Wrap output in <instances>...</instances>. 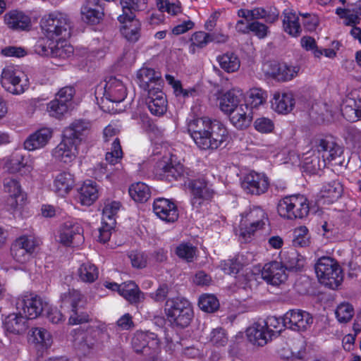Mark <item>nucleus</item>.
I'll return each mask as SVG.
<instances>
[{
    "mask_svg": "<svg viewBox=\"0 0 361 361\" xmlns=\"http://www.w3.org/2000/svg\"><path fill=\"white\" fill-rule=\"evenodd\" d=\"M161 75L153 68L143 67L140 68L137 74V82L140 87L149 92V90L154 87L152 84L159 83Z\"/></svg>",
    "mask_w": 361,
    "mask_h": 361,
    "instance_id": "4c0bfd02",
    "label": "nucleus"
},
{
    "mask_svg": "<svg viewBox=\"0 0 361 361\" xmlns=\"http://www.w3.org/2000/svg\"><path fill=\"white\" fill-rule=\"evenodd\" d=\"M92 133V122L87 119H75L64 128L63 134L73 142H81L85 140Z\"/></svg>",
    "mask_w": 361,
    "mask_h": 361,
    "instance_id": "6ab92c4d",
    "label": "nucleus"
},
{
    "mask_svg": "<svg viewBox=\"0 0 361 361\" xmlns=\"http://www.w3.org/2000/svg\"><path fill=\"white\" fill-rule=\"evenodd\" d=\"M55 41L56 44L54 43L52 47V57L65 59L72 56L73 47L66 39H59Z\"/></svg>",
    "mask_w": 361,
    "mask_h": 361,
    "instance_id": "09e8293b",
    "label": "nucleus"
},
{
    "mask_svg": "<svg viewBox=\"0 0 361 361\" xmlns=\"http://www.w3.org/2000/svg\"><path fill=\"white\" fill-rule=\"evenodd\" d=\"M280 259L286 270L300 271L305 264V259L294 249L281 252Z\"/></svg>",
    "mask_w": 361,
    "mask_h": 361,
    "instance_id": "2f4dec72",
    "label": "nucleus"
},
{
    "mask_svg": "<svg viewBox=\"0 0 361 361\" xmlns=\"http://www.w3.org/2000/svg\"><path fill=\"white\" fill-rule=\"evenodd\" d=\"M270 75L279 81H290L296 78L300 71V66L297 63H271Z\"/></svg>",
    "mask_w": 361,
    "mask_h": 361,
    "instance_id": "b1692460",
    "label": "nucleus"
},
{
    "mask_svg": "<svg viewBox=\"0 0 361 361\" xmlns=\"http://www.w3.org/2000/svg\"><path fill=\"white\" fill-rule=\"evenodd\" d=\"M313 149L326 161L330 162L343 154V149L331 136L316 139L313 142Z\"/></svg>",
    "mask_w": 361,
    "mask_h": 361,
    "instance_id": "a211bd4d",
    "label": "nucleus"
},
{
    "mask_svg": "<svg viewBox=\"0 0 361 361\" xmlns=\"http://www.w3.org/2000/svg\"><path fill=\"white\" fill-rule=\"evenodd\" d=\"M220 67L227 73H233L240 68V61L233 53H226L219 56L216 59Z\"/></svg>",
    "mask_w": 361,
    "mask_h": 361,
    "instance_id": "49530a36",
    "label": "nucleus"
},
{
    "mask_svg": "<svg viewBox=\"0 0 361 361\" xmlns=\"http://www.w3.org/2000/svg\"><path fill=\"white\" fill-rule=\"evenodd\" d=\"M164 312L171 324L181 328L188 326L193 317L192 304L183 298L167 299Z\"/></svg>",
    "mask_w": 361,
    "mask_h": 361,
    "instance_id": "f03ea898",
    "label": "nucleus"
},
{
    "mask_svg": "<svg viewBox=\"0 0 361 361\" xmlns=\"http://www.w3.org/2000/svg\"><path fill=\"white\" fill-rule=\"evenodd\" d=\"M123 13L118 17L119 22H124V19L135 18L134 12L138 10L139 5L135 0H121Z\"/></svg>",
    "mask_w": 361,
    "mask_h": 361,
    "instance_id": "6e6d98bb",
    "label": "nucleus"
},
{
    "mask_svg": "<svg viewBox=\"0 0 361 361\" xmlns=\"http://www.w3.org/2000/svg\"><path fill=\"white\" fill-rule=\"evenodd\" d=\"M295 104L293 95L291 92H275L271 100V106L280 114L290 112Z\"/></svg>",
    "mask_w": 361,
    "mask_h": 361,
    "instance_id": "c9c22d12",
    "label": "nucleus"
},
{
    "mask_svg": "<svg viewBox=\"0 0 361 361\" xmlns=\"http://www.w3.org/2000/svg\"><path fill=\"white\" fill-rule=\"evenodd\" d=\"M44 35L49 39H66L71 35V22L66 15L54 12L45 15L40 21Z\"/></svg>",
    "mask_w": 361,
    "mask_h": 361,
    "instance_id": "7ed1b4c3",
    "label": "nucleus"
},
{
    "mask_svg": "<svg viewBox=\"0 0 361 361\" xmlns=\"http://www.w3.org/2000/svg\"><path fill=\"white\" fill-rule=\"evenodd\" d=\"M243 98V91L238 88H233L225 92L219 99L220 109L226 114H228L241 105Z\"/></svg>",
    "mask_w": 361,
    "mask_h": 361,
    "instance_id": "cd10ccee",
    "label": "nucleus"
},
{
    "mask_svg": "<svg viewBox=\"0 0 361 361\" xmlns=\"http://www.w3.org/2000/svg\"><path fill=\"white\" fill-rule=\"evenodd\" d=\"M83 228L75 220L63 223L58 231L57 240L65 246L78 245L83 241Z\"/></svg>",
    "mask_w": 361,
    "mask_h": 361,
    "instance_id": "9b49d317",
    "label": "nucleus"
},
{
    "mask_svg": "<svg viewBox=\"0 0 361 361\" xmlns=\"http://www.w3.org/2000/svg\"><path fill=\"white\" fill-rule=\"evenodd\" d=\"M343 192V185L338 180L326 183L320 191L321 198L324 202L331 204L338 200Z\"/></svg>",
    "mask_w": 361,
    "mask_h": 361,
    "instance_id": "ea45409f",
    "label": "nucleus"
},
{
    "mask_svg": "<svg viewBox=\"0 0 361 361\" xmlns=\"http://www.w3.org/2000/svg\"><path fill=\"white\" fill-rule=\"evenodd\" d=\"M121 24V32L123 36L129 42H136L141 36V23L135 18L132 19H124V22H119Z\"/></svg>",
    "mask_w": 361,
    "mask_h": 361,
    "instance_id": "e433bc0d",
    "label": "nucleus"
},
{
    "mask_svg": "<svg viewBox=\"0 0 361 361\" xmlns=\"http://www.w3.org/2000/svg\"><path fill=\"white\" fill-rule=\"evenodd\" d=\"M153 211L156 216L166 222H174L178 218L176 205L170 200L159 197L153 203Z\"/></svg>",
    "mask_w": 361,
    "mask_h": 361,
    "instance_id": "4be33fe9",
    "label": "nucleus"
},
{
    "mask_svg": "<svg viewBox=\"0 0 361 361\" xmlns=\"http://www.w3.org/2000/svg\"><path fill=\"white\" fill-rule=\"evenodd\" d=\"M302 166L307 171L315 173L326 166V161L313 149L302 158Z\"/></svg>",
    "mask_w": 361,
    "mask_h": 361,
    "instance_id": "a19ab883",
    "label": "nucleus"
},
{
    "mask_svg": "<svg viewBox=\"0 0 361 361\" xmlns=\"http://www.w3.org/2000/svg\"><path fill=\"white\" fill-rule=\"evenodd\" d=\"M185 186L190 195L192 208L197 210L211 202L215 195L212 184L204 178H188Z\"/></svg>",
    "mask_w": 361,
    "mask_h": 361,
    "instance_id": "423d86ee",
    "label": "nucleus"
},
{
    "mask_svg": "<svg viewBox=\"0 0 361 361\" xmlns=\"http://www.w3.org/2000/svg\"><path fill=\"white\" fill-rule=\"evenodd\" d=\"M121 203L118 201L107 200L104 202L102 212V219L116 224L115 216L121 208Z\"/></svg>",
    "mask_w": 361,
    "mask_h": 361,
    "instance_id": "5fc2aeb1",
    "label": "nucleus"
},
{
    "mask_svg": "<svg viewBox=\"0 0 361 361\" xmlns=\"http://www.w3.org/2000/svg\"><path fill=\"white\" fill-rule=\"evenodd\" d=\"M313 323L312 316L306 311L291 310L283 317V326L294 331H306Z\"/></svg>",
    "mask_w": 361,
    "mask_h": 361,
    "instance_id": "f3484780",
    "label": "nucleus"
},
{
    "mask_svg": "<svg viewBox=\"0 0 361 361\" xmlns=\"http://www.w3.org/2000/svg\"><path fill=\"white\" fill-rule=\"evenodd\" d=\"M4 190L8 195L6 200L8 209L12 212L18 210L26 199V194L23 190L20 182L14 178H4Z\"/></svg>",
    "mask_w": 361,
    "mask_h": 361,
    "instance_id": "ddd939ff",
    "label": "nucleus"
},
{
    "mask_svg": "<svg viewBox=\"0 0 361 361\" xmlns=\"http://www.w3.org/2000/svg\"><path fill=\"white\" fill-rule=\"evenodd\" d=\"M73 176L67 171L58 173L54 179L52 189L59 196L66 195L74 185Z\"/></svg>",
    "mask_w": 361,
    "mask_h": 361,
    "instance_id": "473e14b6",
    "label": "nucleus"
},
{
    "mask_svg": "<svg viewBox=\"0 0 361 361\" xmlns=\"http://www.w3.org/2000/svg\"><path fill=\"white\" fill-rule=\"evenodd\" d=\"M209 33L199 31L192 34L190 38V51L195 53L197 49L205 47L209 43Z\"/></svg>",
    "mask_w": 361,
    "mask_h": 361,
    "instance_id": "3c124183",
    "label": "nucleus"
},
{
    "mask_svg": "<svg viewBox=\"0 0 361 361\" xmlns=\"http://www.w3.org/2000/svg\"><path fill=\"white\" fill-rule=\"evenodd\" d=\"M119 295L130 304L137 305L145 298V295L139 286L133 281H126L121 284Z\"/></svg>",
    "mask_w": 361,
    "mask_h": 361,
    "instance_id": "7c9ffc66",
    "label": "nucleus"
},
{
    "mask_svg": "<svg viewBox=\"0 0 361 361\" xmlns=\"http://www.w3.org/2000/svg\"><path fill=\"white\" fill-rule=\"evenodd\" d=\"M5 22L11 29L25 30L31 26L30 18L22 11H12L5 15Z\"/></svg>",
    "mask_w": 361,
    "mask_h": 361,
    "instance_id": "f704fd0d",
    "label": "nucleus"
},
{
    "mask_svg": "<svg viewBox=\"0 0 361 361\" xmlns=\"http://www.w3.org/2000/svg\"><path fill=\"white\" fill-rule=\"evenodd\" d=\"M208 340L212 345L220 348L226 345L228 338L226 331L221 327H217L212 330Z\"/></svg>",
    "mask_w": 361,
    "mask_h": 361,
    "instance_id": "864d4df0",
    "label": "nucleus"
},
{
    "mask_svg": "<svg viewBox=\"0 0 361 361\" xmlns=\"http://www.w3.org/2000/svg\"><path fill=\"white\" fill-rule=\"evenodd\" d=\"M78 154L76 144L63 135V140L51 152L52 157L57 161L69 164L75 159Z\"/></svg>",
    "mask_w": 361,
    "mask_h": 361,
    "instance_id": "412c9836",
    "label": "nucleus"
},
{
    "mask_svg": "<svg viewBox=\"0 0 361 361\" xmlns=\"http://www.w3.org/2000/svg\"><path fill=\"white\" fill-rule=\"evenodd\" d=\"M198 305L204 312H214L219 308V303L214 295L205 294L200 298Z\"/></svg>",
    "mask_w": 361,
    "mask_h": 361,
    "instance_id": "bf43d9fd",
    "label": "nucleus"
},
{
    "mask_svg": "<svg viewBox=\"0 0 361 361\" xmlns=\"http://www.w3.org/2000/svg\"><path fill=\"white\" fill-rule=\"evenodd\" d=\"M53 130L49 128H42L30 135L24 142V147L28 151H34L44 147L52 137Z\"/></svg>",
    "mask_w": 361,
    "mask_h": 361,
    "instance_id": "393cba45",
    "label": "nucleus"
},
{
    "mask_svg": "<svg viewBox=\"0 0 361 361\" xmlns=\"http://www.w3.org/2000/svg\"><path fill=\"white\" fill-rule=\"evenodd\" d=\"M99 0H87L81 8L82 18L88 23H98L103 16V12L99 8Z\"/></svg>",
    "mask_w": 361,
    "mask_h": 361,
    "instance_id": "79ce46f5",
    "label": "nucleus"
},
{
    "mask_svg": "<svg viewBox=\"0 0 361 361\" xmlns=\"http://www.w3.org/2000/svg\"><path fill=\"white\" fill-rule=\"evenodd\" d=\"M146 104L151 114L154 116H161L167 110L166 97L159 87H153L149 90Z\"/></svg>",
    "mask_w": 361,
    "mask_h": 361,
    "instance_id": "5701e85b",
    "label": "nucleus"
},
{
    "mask_svg": "<svg viewBox=\"0 0 361 361\" xmlns=\"http://www.w3.org/2000/svg\"><path fill=\"white\" fill-rule=\"evenodd\" d=\"M262 278L269 284L279 286L286 281L288 275L281 262L272 261L263 267Z\"/></svg>",
    "mask_w": 361,
    "mask_h": 361,
    "instance_id": "aec40b11",
    "label": "nucleus"
},
{
    "mask_svg": "<svg viewBox=\"0 0 361 361\" xmlns=\"http://www.w3.org/2000/svg\"><path fill=\"white\" fill-rule=\"evenodd\" d=\"M279 14V11L274 6L255 7L252 9L241 8L238 11V16L247 21L263 19L269 24H274L277 22Z\"/></svg>",
    "mask_w": 361,
    "mask_h": 361,
    "instance_id": "dca6fc26",
    "label": "nucleus"
},
{
    "mask_svg": "<svg viewBox=\"0 0 361 361\" xmlns=\"http://www.w3.org/2000/svg\"><path fill=\"white\" fill-rule=\"evenodd\" d=\"M283 30L291 37H298L302 32L299 16L293 11L285 9L283 12Z\"/></svg>",
    "mask_w": 361,
    "mask_h": 361,
    "instance_id": "72a5a7b5",
    "label": "nucleus"
},
{
    "mask_svg": "<svg viewBox=\"0 0 361 361\" xmlns=\"http://www.w3.org/2000/svg\"><path fill=\"white\" fill-rule=\"evenodd\" d=\"M126 88L123 82L116 77H110L104 86V96L112 102H121L126 97Z\"/></svg>",
    "mask_w": 361,
    "mask_h": 361,
    "instance_id": "a878e982",
    "label": "nucleus"
},
{
    "mask_svg": "<svg viewBox=\"0 0 361 361\" xmlns=\"http://www.w3.org/2000/svg\"><path fill=\"white\" fill-rule=\"evenodd\" d=\"M15 242L32 255L40 245L41 240L33 235H24L17 238Z\"/></svg>",
    "mask_w": 361,
    "mask_h": 361,
    "instance_id": "603ef678",
    "label": "nucleus"
},
{
    "mask_svg": "<svg viewBox=\"0 0 361 361\" xmlns=\"http://www.w3.org/2000/svg\"><path fill=\"white\" fill-rule=\"evenodd\" d=\"M27 320L20 311L18 313H12L4 319V328L11 334L20 335L24 334L28 328Z\"/></svg>",
    "mask_w": 361,
    "mask_h": 361,
    "instance_id": "c85d7f7f",
    "label": "nucleus"
},
{
    "mask_svg": "<svg viewBox=\"0 0 361 361\" xmlns=\"http://www.w3.org/2000/svg\"><path fill=\"white\" fill-rule=\"evenodd\" d=\"M166 80L173 89L175 95L183 99L194 97L196 91L194 88L183 89L179 80H176L171 75H166Z\"/></svg>",
    "mask_w": 361,
    "mask_h": 361,
    "instance_id": "8fccbe9b",
    "label": "nucleus"
},
{
    "mask_svg": "<svg viewBox=\"0 0 361 361\" xmlns=\"http://www.w3.org/2000/svg\"><path fill=\"white\" fill-rule=\"evenodd\" d=\"M77 274L80 280L85 283H93L99 276L98 269L90 262L82 264L78 268Z\"/></svg>",
    "mask_w": 361,
    "mask_h": 361,
    "instance_id": "c03bdc74",
    "label": "nucleus"
},
{
    "mask_svg": "<svg viewBox=\"0 0 361 361\" xmlns=\"http://www.w3.org/2000/svg\"><path fill=\"white\" fill-rule=\"evenodd\" d=\"M46 305L47 304L40 297L32 295L20 297L16 302L17 310L27 319L37 318Z\"/></svg>",
    "mask_w": 361,
    "mask_h": 361,
    "instance_id": "2eb2a0df",
    "label": "nucleus"
},
{
    "mask_svg": "<svg viewBox=\"0 0 361 361\" xmlns=\"http://www.w3.org/2000/svg\"><path fill=\"white\" fill-rule=\"evenodd\" d=\"M68 109L69 106L68 105L63 102H61L57 98L51 101L47 104V111L49 115L56 118L62 116L68 111Z\"/></svg>",
    "mask_w": 361,
    "mask_h": 361,
    "instance_id": "338daca9",
    "label": "nucleus"
},
{
    "mask_svg": "<svg viewBox=\"0 0 361 361\" xmlns=\"http://www.w3.org/2000/svg\"><path fill=\"white\" fill-rule=\"evenodd\" d=\"M335 314L340 323H347L352 319L354 314V309L350 304L343 302L338 305Z\"/></svg>",
    "mask_w": 361,
    "mask_h": 361,
    "instance_id": "052dcab7",
    "label": "nucleus"
},
{
    "mask_svg": "<svg viewBox=\"0 0 361 361\" xmlns=\"http://www.w3.org/2000/svg\"><path fill=\"white\" fill-rule=\"evenodd\" d=\"M269 185V178L264 173L251 171L243 176L241 186L243 190L251 195L265 193Z\"/></svg>",
    "mask_w": 361,
    "mask_h": 361,
    "instance_id": "4468645a",
    "label": "nucleus"
},
{
    "mask_svg": "<svg viewBox=\"0 0 361 361\" xmlns=\"http://www.w3.org/2000/svg\"><path fill=\"white\" fill-rule=\"evenodd\" d=\"M293 243L294 246L298 247H306L309 245V231L306 226H301L294 230Z\"/></svg>",
    "mask_w": 361,
    "mask_h": 361,
    "instance_id": "680f3d73",
    "label": "nucleus"
},
{
    "mask_svg": "<svg viewBox=\"0 0 361 361\" xmlns=\"http://www.w3.org/2000/svg\"><path fill=\"white\" fill-rule=\"evenodd\" d=\"M132 347L137 353L148 355L160 351V341L157 334L152 332L137 331L131 341Z\"/></svg>",
    "mask_w": 361,
    "mask_h": 361,
    "instance_id": "f8f14e48",
    "label": "nucleus"
},
{
    "mask_svg": "<svg viewBox=\"0 0 361 361\" xmlns=\"http://www.w3.org/2000/svg\"><path fill=\"white\" fill-rule=\"evenodd\" d=\"M267 99V94L261 88H252L247 92L246 102L251 108H257L264 104Z\"/></svg>",
    "mask_w": 361,
    "mask_h": 361,
    "instance_id": "de8ad7c7",
    "label": "nucleus"
},
{
    "mask_svg": "<svg viewBox=\"0 0 361 361\" xmlns=\"http://www.w3.org/2000/svg\"><path fill=\"white\" fill-rule=\"evenodd\" d=\"M24 160L25 158L23 155L20 154H15L6 161V169L10 173L20 172L22 169L25 167L30 169V166H27V164L24 162Z\"/></svg>",
    "mask_w": 361,
    "mask_h": 361,
    "instance_id": "69168bd1",
    "label": "nucleus"
},
{
    "mask_svg": "<svg viewBox=\"0 0 361 361\" xmlns=\"http://www.w3.org/2000/svg\"><path fill=\"white\" fill-rule=\"evenodd\" d=\"M32 341L40 344L46 348L51 344V338L50 334L43 328H34L32 330Z\"/></svg>",
    "mask_w": 361,
    "mask_h": 361,
    "instance_id": "e2e57ef3",
    "label": "nucleus"
},
{
    "mask_svg": "<svg viewBox=\"0 0 361 361\" xmlns=\"http://www.w3.org/2000/svg\"><path fill=\"white\" fill-rule=\"evenodd\" d=\"M277 211L283 219H302L309 213V202L307 197L302 195H288L279 200Z\"/></svg>",
    "mask_w": 361,
    "mask_h": 361,
    "instance_id": "39448f33",
    "label": "nucleus"
},
{
    "mask_svg": "<svg viewBox=\"0 0 361 361\" xmlns=\"http://www.w3.org/2000/svg\"><path fill=\"white\" fill-rule=\"evenodd\" d=\"M123 157L120 141L116 138L111 145V151L106 152L105 160L107 164L100 163L94 169V176L96 179H110L114 171L121 169V160Z\"/></svg>",
    "mask_w": 361,
    "mask_h": 361,
    "instance_id": "0eeeda50",
    "label": "nucleus"
},
{
    "mask_svg": "<svg viewBox=\"0 0 361 361\" xmlns=\"http://www.w3.org/2000/svg\"><path fill=\"white\" fill-rule=\"evenodd\" d=\"M262 324H264V327L267 329V331H269V334L273 338V337L276 336L280 331H281V322L283 323V319L277 318L274 316H270L267 317L266 319H259Z\"/></svg>",
    "mask_w": 361,
    "mask_h": 361,
    "instance_id": "4d7b16f0",
    "label": "nucleus"
},
{
    "mask_svg": "<svg viewBox=\"0 0 361 361\" xmlns=\"http://www.w3.org/2000/svg\"><path fill=\"white\" fill-rule=\"evenodd\" d=\"M98 197L96 185L92 182L84 183L79 189V200L83 205H91Z\"/></svg>",
    "mask_w": 361,
    "mask_h": 361,
    "instance_id": "37998d69",
    "label": "nucleus"
},
{
    "mask_svg": "<svg viewBox=\"0 0 361 361\" xmlns=\"http://www.w3.org/2000/svg\"><path fill=\"white\" fill-rule=\"evenodd\" d=\"M129 195L135 202H144L150 197L148 185L142 182L132 184L128 190Z\"/></svg>",
    "mask_w": 361,
    "mask_h": 361,
    "instance_id": "a18cd8bd",
    "label": "nucleus"
},
{
    "mask_svg": "<svg viewBox=\"0 0 361 361\" xmlns=\"http://www.w3.org/2000/svg\"><path fill=\"white\" fill-rule=\"evenodd\" d=\"M246 27L259 39L265 38L269 33V27L258 20L248 23Z\"/></svg>",
    "mask_w": 361,
    "mask_h": 361,
    "instance_id": "774afa93",
    "label": "nucleus"
},
{
    "mask_svg": "<svg viewBox=\"0 0 361 361\" xmlns=\"http://www.w3.org/2000/svg\"><path fill=\"white\" fill-rule=\"evenodd\" d=\"M353 107L351 105H345L341 108L343 115L349 121H354L361 119V98L353 101Z\"/></svg>",
    "mask_w": 361,
    "mask_h": 361,
    "instance_id": "13d9d810",
    "label": "nucleus"
},
{
    "mask_svg": "<svg viewBox=\"0 0 361 361\" xmlns=\"http://www.w3.org/2000/svg\"><path fill=\"white\" fill-rule=\"evenodd\" d=\"M259 319L246 330L247 339L254 345L264 346L272 340L269 331H267Z\"/></svg>",
    "mask_w": 361,
    "mask_h": 361,
    "instance_id": "bb28decb",
    "label": "nucleus"
},
{
    "mask_svg": "<svg viewBox=\"0 0 361 361\" xmlns=\"http://www.w3.org/2000/svg\"><path fill=\"white\" fill-rule=\"evenodd\" d=\"M157 167L161 170L162 175L169 180H178L181 177L190 176L189 172L186 171L183 164L180 163L173 164L167 163L165 161H160L157 164Z\"/></svg>",
    "mask_w": 361,
    "mask_h": 361,
    "instance_id": "58836bf2",
    "label": "nucleus"
},
{
    "mask_svg": "<svg viewBox=\"0 0 361 361\" xmlns=\"http://www.w3.org/2000/svg\"><path fill=\"white\" fill-rule=\"evenodd\" d=\"M231 123L238 129L247 128L252 120V112L247 104H241L240 106L228 114Z\"/></svg>",
    "mask_w": 361,
    "mask_h": 361,
    "instance_id": "c756f323",
    "label": "nucleus"
},
{
    "mask_svg": "<svg viewBox=\"0 0 361 361\" xmlns=\"http://www.w3.org/2000/svg\"><path fill=\"white\" fill-rule=\"evenodd\" d=\"M314 269L319 282L332 289L338 288L343 281L342 269L338 263L331 257L319 258L314 265Z\"/></svg>",
    "mask_w": 361,
    "mask_h": 361,
    "instance_id": "20e7f679",
    "label": "nucleus"
},
{
    "mask_svg": "<svg viewBox=\"0 0 361 361\" xmlns=\"http://www.w3.org/2000/svg\"><path fill=\"white\" fill-rule=\"evenodd\" d=\"M196 252L197 248L190 243H181L176 249L178 257L189 262L193 261Z\"/></svg>",
    "mask_w": 361,
    "mask_h": 361,
    "instance_id": "0e129e2a",
    "label": "nucleus"
},
{
    "mask_svg": "<svg viewBox=\"0 0 361 361\" xmlns=\"http://www.w3.org/2000/svg\"><path fill=\"white\" fill-rule=\"evenodd\" d=\"M61 307L69 306L71 307V313L68 319L69 324L75 325L89 322L90 315L84 310V298L80 291L71 290L64 293L61 295Z\"/></svg>",
    "mask_w": 361,
    "mask_h": 361,
    "instance_id": "6e6552de",
    "label": "nucleus"
},
{
    "mask_svg": "<svg viewBox=\"0 0 361 361\" xmlns=\"http://www.w3.org/2000/svg\"><path fill=\"white\" fill-rule=\"evenodd\" d=\"M265 213L260 207H254L241 214L238 235L241 240L249 241L255 232L262 228L264 225Z\"/></svg>",
    "mask_w": 361,
    "mask_h": 361,
    "instance_id": "1a4fd4ad",
    "label": "nucleus"
},
{
    "mask_svg": "<svg viewBox=\"0 0 361 361\" xmlns=\"http://www.w3.org/2000/svg\"><path fill=\"white\" fill-rule=\"evenodd\" d=\"M188 130L196 145L202 149H216L229 137L226 127L216 120L201 117L190 121Z\"/></svg>",
    "mask_w": 361,
    "mask_h": 361,
    "instance_id": "f257e3e1",
    "label": "nucleus"
},
{
    "mask_svg": "<svg viewBox=\"0 0 361 361\" xmlns=\"http://www.w3.org/2000/svg\"><path fill=\"white\" fill-rule=\"evenodd\" d=\"M1 83L6 91L13 94H23L29 86L28 79L24 73L12 66L3 69Z\"/></svg>",
    "mask_w": 361,
    "mask_h": 361,
    "instance_id": "9d476101",
    "label": "nucleus"
}]
</instances>
